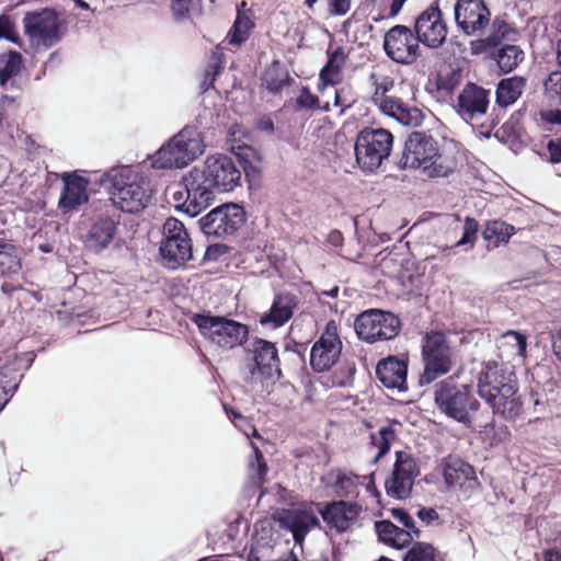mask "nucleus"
<instances>
[{"label":"nucleus","mask_w":561,"mask_h":561,"mask_svg":"<svg viewBox=\"0 0 561 561\" xmlns=\"http://www.w3.org/2000/svg\"><path fill=\"white\" fill-rule=\"evenodd\" d=\"M272 76L273 71H267L264 76V83L270 91L277 92L283 88V85L286 82V79L284 77L273 79Z\"/></svg>","instance_id":"nucleus-55"},{"label":"nucleus","mask_w":561,"mask_h":561,"mask_svg":"<svg viewBox=\"0 0 561 561\" xmlns=\"http://www.w3.org/2000/svg\"><path fill=\"white\" fill-rule=\"evenodd\" d=\"M414 32L419 43L435 49L444 45L448 26L437 4H432L422 11L415 20Z\"/></svg>","instance_id":"nucleus-18"},{"label":"nucleus","mask_w":561,"mask_h":561,"mask_svg":"<svg viewBox=\"0 0 561 561\" xmlns=\"http://www.w3.org/2000/svg\"><path fill=\"white\" fill-rule=\"evenodd\" d=\"M162 233L160 254L167 267L175 270L192 259V242L183 222L173 217L168 218Z\"/></svg>","instance_id":"nucleus-10"},{"label":"nucleus","mask_w":561,"mask_h":561,"mask_svg":"<svg viewBox=\"0 0 561 561\" xmlns=\"http://www.w3.org/2000/svg\"><path fill=\"white\" fill-rule=\"evenodd\" d=\"M254 458L250 460L248 466V474L250 482L259 486L264 483L266 473L268 471L267 465L264 461L262 453L253 445Z\"/></svg>","instance_id":"nucleus-41"},{"label":"nucleus","mask_w":561,"mask_h":561,"mask_svg":"<svg viewBox=\"0 0 561 561\" xmlns=\"http://www.w3.org/2000/svg\"><path fill=\"white\" fill-rule=\"evenodd\" d=\"M518 32L516 28L511 26L505 20L495 18L492 22V30L490 35L482 38L479 44L483 48H492L502 43V41H516Z\"/></svg>","instance_id":"nucleus-36"},{"label":"nucleus","mask_w":561,"mask_h":561,"mask_svg":"<svg viewBox=\"0 0 561 561\" xmlns=\"http://www.w3.org/2000/svg\"><path fill=\"white\" fill-rule=\"evenodd\" d=\"M417 472L413 457L405 451H397L391 477L385 482L387 494L398 500L409 497Z\"/></svg>","instance_id":"nucleus-20"},{"label":"nucleus","mask_w":561,"mask_h":561,"mask_svg":"<svg viewBox=\"0 0 561 561\" xmlns=\"http://www.w3.org/2000/svg\"><path fill=\"white\" fill-rule=\"evenodd\" d=\"M434 401L443 414L466 425L470 423V414L480 405L467 386L458 387L451 378L435 385Z\"/></svg>","instance_id":"nucleus-5"},{"label":"nucleus","mask_w":561,"mask_h":561,"mask_svg":"<svg viewBox=\"0 0 561 561\" xmlns=\"http://www.w3.org/2000/svg\"><path fill=\"white\" fill-rule=\"evenodd\" d=\"M1 38L13 43L19 41V34L15 30V24L13 20L7 14L0 15V39Z\"/></svg>","instance_id":"nucleus-50"},{"label":"nucleus","mask_w":561,"mask_h":561,"mask_svg":"<svg viewBox=\"0 0 561 561\" xmlns=\"http://www.w3.org/2000/svg\"><path fill=\"white\" fill-rule=\"evenodd\" d=\"M502 343L512 348V353L525 358L527 351V336L518 331H507L502 335Z\"/></svg>","instance_id":"nucleus-42"},{"label":"nucleus","mask_w":561,"mask_h":561,"mask_svg":"<svg viewBox=\"0 0 561 561\" xmlns=\"http://www.w3.org/2000/svg\"><path fill=\"white\" fill-rule=\"evenodd\" d=\"M355 330L358 337L368 343L391 340L400 331V320L391 312L370 309L358 316Z\"/></svg>","instance_id":"nucleus-11"},{"label":"nucleus","mask_w":561,"mask_h":561,"mask_svg":"<svg viewBox=\"0 0 561 561\" xmlns=\"http://www.w3.org/2000/svg\"><path fill=\"white\" fill-rule=\"evenodd\" d=\"M444 478L449 486L474 489L478 484L473 467L459 458H449L444 467Z\"/></svg>","instance_id":"nucleus-27"},{"label":"nucleus","mask_w":561,"mask_h":561,"mask_svg":"<svg viewBox=\"0 0 561 561\" xmlns=\"http://www.w3.org/2000/svg\"><path fill=\"white\" fill-rule=\"evenodd\" d=\"M251 352L252 357L244 368L245 382L257 383L280 375L279 357L273 343L257 339L252 343Z\"/></svg>","instance_id":"nucleus-12"},{"label":"nucleus","mask_w":561,"mask_h":561,"mask_svg":"<svg viewBox=\"0 0 561 561\" xmlns=\"http://www.w3.org/2000/svg\"><path fill=\"white\" fill-rule=\"evenodd\" d=\"M256 127L260 130L272 133L274 130V123L270 117H262L257 119Z\"/></svg>","instance_id":"nucleus-61"},{"label":"nucleus","mask_w":561,"mask_h":561,"mask_svg":"<svg viewBox=\"0 0 561 561\" xmlns=\"http://www.w3.org/2000/svg\"><path fill=\"white\" fill-rule=\"evenodd\" d=\"M22 66V56L19 53L10 51L0 55V83L5 85L7 82L16 76Z\"/></svg>","instance_id":"nucleus-40"},{"label":"nucleus","mask_w":561,"mask_h":561,"mask_svg":"<svg viewBox=\"0 0 561 561\" xmlns=\"http://www.w3.org/2000/svg\"><path fill=\"white\" fill-rule=\"evenodd\" d=\"M424 373L422 381L430 383L447 374L454 365V354L446 335L439 331L426 333L422 341Z\"/></svg>","instance_id":"nucleus-9"},{"label":"nucleus","mask_w":561,"mask_h":561,"mask_svg":"<svg viewBox=\"0 0 561 561\" xmlns=\"http://www.w3.org/2000/svg\"><path fill=\"white\" fill-rule=\"evenodd\" d=\"M25 34L35 46L49 47L59 38V19L55 11L45 9L39 12H28L23 19Z\"/></svg>","instance_id":"nucleus-16"},{"label":"nucleus","mask_w":561,"mask_h":561,"mask_svg":"<svg viewBox=\"0 0 561 561\" xmlns=\"http://www.w3.org/2000/svg\"><path fill=\"white\" fill-rule=\"evenodd\" d=\"M417 516L422 522L426 524H431L432 522L437 520L439 517L438 513L434 508L427 507L420 508L417 512Z\"/></svg>","instance_id":"nucleus-58"},{"label":"nucleus","mask_w":561,"mask_h":561,"mask_svg":"<svg viewBox=\"0 0 561 561\" xmlns=\"http://www.w3.org/2000/svg\"><path fill=\"white\" fill-rule=\"evenodd\" d=\"M201 133L193 126L184 127L151 158L154 169L184 168L204 152Z\"/></svg>","instance_id":"nucleus-4"},{"label":"nucleus","mask_w":561,"mask_h":561,"mask_svg":"<svg viewBox=\"0 0 561 561\" xmlns=\"http://www.w3.org/2000/svg\"><path fill=\"white\" fill-rule=\"evenodd\" d=\"M341 352L342 341L337 334V327L330 321L325 331L311 347L310 365L312 369L318 373L328 371L336 364Z\"/></svg>","instance_id":"nucleus-19"},{"label":"nucleus","mask_w":561,"mask_h":561,"mask_svg":"<svg viewBox=\"0 0 561 561\" xmlns=\"http://www.w3.org/2000/svg\"><path fill=\"white\" fill-rule=\"evenodd\" d=\"M15 247L2 239H0V257L1 260H8V271L10 273H16L21 268V264L15 255Z\"/></svg>","instance_id":"nucleus-47"},{"label":"nucleus","mask_w":561,"mask_h":561,"mask_svg":"<svg viewBox=\"0 0 561 561\" xmlns=\"http://www.w3.org/2000/svg\"><path fill=\"white\" fill-rule=\"evenodd\" d=\"M478 227V222L474 219L467 217L463 224L462 236L456 245H469V248H472L477 239Z\"/></svg>","instance_id":"nucleus-48"},{"label":"nucleus","mask_w":561,"mask_h":561,"mask_svg":"<svg viewBox=\"0 0 561 561\" xmlns=\"http://www.w3.org/2000/svg\"><path fill=\"white\" fill-rule=\"evenodd\" d=\"M201 0H172L171 9L176 20H182L198 10Z\"/></svg>","instance_id":"nucleus-45"},{"label":"nucleus","mask_w":561,"mask_h":561,"mask_svg":"<svg viewBox=\"0 0 561 561\" xmlns=\"http://www.w3.org/2000/svg\"><path fill=\"white\" fill-rule=\"evenodd\" d=\"M254 26V13L248 8V3L242 1L237 8V18L228 34L229 44L242 45L249 38Z\"/></svg>","instance_id":"nucleus-30"},{"label":"nucleus","mask_w":561,"mask_h":561,"mask_svg":"<svg viewBox=\"0 0 561 561\" xmlns=\"http://www.w3.org/2000/svg\"><path fill=\"white\" fill-rule=\"evenodd\" d=\"M195 179L210 193V204L214 193L230 192L241 180V172L231 157L225 154L209 156L203 167H194Z\"/></svg>","instance_id":"nucleus-6"},{"label":"nucleus","mask_w":561,"mask_h":561,"mask_svg":"<svg viewBox=\"0 0 561 561\" xmlns=\"http://www.w3.org/2000/svg\"><path fill=\"white\" fill-rule=\"evenodd\" d=\"M515 233V228L502 220H493L488 222L483 231L484 239L493 247L508 242L510 238Z\"/></svg>","instance_id":"nucleus-39"},{"label":"nucleus","mask_w":561,"mask_h":561,"mask_svg":"<svg viewBox=\"0 0 561 561\" xmlns=\"http://www.w3.org/2000/svg\"><path fill=\"white\" fill-rule=\"evenodd\" d=\"M525 54L517 45H505L495 55V60L503 73L513 71L523 60Z\"/></svg>","instance_id":"nucleus-38"},{"label":"nucleus","mask_w":561,"mask_h":561,"mask_svg":"<svg viewBox=\"0 0 561 561\" xmlns=\"http://www.w3.org/2000/svg\"><path fill=\"white\" fill-rule=\"evenodd\" d=\"M354 102L355 96L350 85H343L333 91V104L334 106L340 107L342 112L345 108H350Z\"/></svg>","instance_id":"nucleus-46"},{"label":"nucleus","mask_w":561,"mask_h":561,"mask_svg":"<svg viewBox=\"0 0 561 561\" xmlns=\"http://www.w3.org/2000/svg\"><path fill=\"white\" fill-rule=\"evenodd\" d=\"M435 549L425 542L415 543L404 557V561H434Z\"/></svg>","instance_id":"nucleus-43"},{"label":"nucleus","mask_w":561,"mask_h":561,"mask_svg":"<svg viewBox=\"0 0 561 561\" xmlns=\"http://www.w3.org/2000/svg\"><path fill=\"white\" fill-rule=\"evenodd\" d=\"M527 84V79L522 76H513L499 81L495 90V102L500 107L513 105L522 96Z\"/></svg>","instance_id":"nucleus-31"},{"label":"nucleus","mask_w":561,"mask_h":561,"mask_svg":"<svg viewBox=\"0 0 561 561\" xmlns=\"http://www.w3.org/2000/svg\"><path fill=\"white\" fill-rule=\"evenodd\" d=\"M490 91L472 82H468L457 95L454 108L467 123L479 121L488 112Z\"/></svg>","instance_id":"nucleus-21"},{"label":"nucleus","mask_w":561,"mask_h":561,"mask_svg":"<svg viewBox=\"0 0 561 561\" xmlns=\"http://www.w3.org/2000/svg\"><path fill=\"white\" fill-rule=\"evenodd\" d=\"M477 387L479 396L494 413L506 419L519 413L522 403L517 397V379L508 367L495 360L481 363Z\"/></svg>","instance_id":"nucleus-1"},{"label":"nucleus","mask_w":561,"mask_h":561,"mask_svg":"<svg viewBox=\"0 0 561 561\" xmlns=\"http://www.w3.org/2000/svg\"><path fill=\"white\" fill-rule=\"evenodd\" d=\"M19 375L13 365H4L0 368V411L3 410L9 399L16 391Z\"/></svg>","instance_id":"nucleus-37"},{"label":"nucleus","mask_w":561,"mask_h":561,"mask_svg":"<svg viewBox=\"0 0 561 561\" xmlns=\"http://www.w3.org/2000/svg\"><path fill=\"white\" fill-rule=\"evenodd\" d=\"M330 8L334 14H345L351 8V0H330Z\"/></svg>","instance_id":"nucleus-57"},{"label":"nucleus","mask_w":561,"mask_h":561,"mask_svg":"<svg viewBox=\"0 0 561 561\" xmlns=\"http://www.w3.org/2000/svg\"><path fill=\"white\" fill-rule=\"evenodd\" d=\"M377 105L385 115L394 118L404 126H417L423 119L420 110L407 106L397 98L381 99Z\"/></svg>","instance_id":"nucleus-28"},{"label":"nucleus","mask_w":561,"mask_h":561,"mask_svg":"<svg viewBox=\"0 0 561 561\" xmlns=\"http://www.w3.org/2000/svg\"><path fill=\"white\" fill-rule=\"evenodd\" d=\"M227 413L233 421H239L236 422V426L239 427L248 437L250 435L259 437L256 428L249 424L240 413L236 411H231V414L229 411H227Z\"/></svg>","instance_id":"nucleus-53"},{"label":"nucleus","mask_w":561,"mask_h":561,"mask_svg":"<svg viewBox=\"0 0 561 561\" xmlns=\"http://www.w3.org/2000/svg\"><path fill=\"white\" fill-rule=\"evenodd\" d=\"M362 507L357 503L337 501L328 504L324 510L318 508V513L332 528L339 533L346 531L357 519Z\"/></svg>","instance_id":"nucleus-24"},{"label":"nucleus","mask_w":561,"mask_h":561,"mask_svg":"<svg viewBox=\"0 0 561 561\" xmlns=\"http://www.w3.org/2000/svg\"><path fill=\"white\" fill-rule=\"evenodd\" d=\"M393 517L401 523L407 529L414 533L416 537L420 535V530L415 527L413 518L409 515L408 512L400 508H394L392 511Z\"/></svg>","instance_id":"nucleus-52"},{"label":"nucleus","mask_w":561,"mask_h":561,"mask_svg":"<svg viewBox=\"0 0 561 561\" xmlns=\"http://www.w3.org/2000/svg\"><path fill=\"white\" fill-rule=\"evenodd\" d=\"M194 173L192 169L180 183L170 188L176 207L191 217L197 216L210 205L209 191L195 179Z\"/></svg>","instance_id":"nucleus-13"},{"label":"nucleus","mask_w":561,"mask_h":561,"mask_svg":"<svg viewBox=\"0 0 561 561\" xmlns=\"http://www.w3.org/2000/svg\"><path fill=\"white\" fill-rule=\"evenodd\" d=\"M457 84V82H451V81H448V82H444L442 81L440 83V87L449 92H451L455 88V85Z\"/></svg>","instance_id":"nucleus-64"},{"label":"nucleus","mask_w":561,"mask_h":561,"mask_svg":"<svg viewBox=\"0 0 561 561\" xmlns=\"http://www.w3.org/2000/svg\"><path fill=\"white\" fill-rule=\"evenodd\" d=\"M115 231L116 224L113 219H100L90 229L88 247L94 251L105 249L112 242Z\"/></svg>","instance_id":"nucleus-33"},{"label":"nucleus","mask_w":561,"mask_h":561,"mask_svg":"<svg viewBox=\"0 0 561 561\" xmlns=\"http://www.w3.org/2000/svg\"><path fill=\"white\" fill-rule=\"evenodd\" d=\"M296 102L300 108L313 110L319 107L318 96L312 94L308 88L301 89Z\"/></svg>","instance_id":"nucleus-51"},{"label":"nucleus","mask_w":561,"mask_h":561,"mask_svg":"<svg viewBox=\"0 0 561 561\" xmlns=\"http://www.w3.org/2000/svg\"><path fill=\"white\" fill-rule=\"evenodd\" d=\"M333 488L334 493L340 497H358L363 492L376 497L379 493L376 490L374 474L358 476L351 471H332L324 478Z\"/></svg>","instance_id":"nucleus-22"},{"label":"nucleus","mask_w":561,"mask_h":561,"mask_svg":"<svg viewBox=\"0 0 561 561\" xmlns=\"http://www.w3.org/2000/svg\"><path fill=\"white\" fill-rule=\"evenodd\" d=\"M548 151L550 154L551 162H561V139L550 140L548 144Z\"/></svg>","instance_id":"nucleus-56"},{"label":"nucleus","mask_w":561,"mask_h":561,"mask_svg":"<svg viewBox=\"0 0 561 561\" xmlns=\"http://www.w3.org/2000/svg\"><path fill=\"white\" fill-rule=\"evenodd\" d=\"M375 91L373 94V101L375 104H379L381 99H387V92L391 91L394 87V81L388 76L376 78L374 81Z\"/></svg>","instance_id":"nucleus-49"},{"label":"nucleus","mask_w":561,"mask_h":561,"mask_svg":"<svg viewBox=\"0 0 561 561\" xmlns=\"http://www.w3.org/2000/svg\"><path fill=\"white\" fill-rule=\"evenodd\" d=\"M393 137L383 128L363 129L355 142V156L358 165L364 171L378 169L391 152Z\"/></svg>","instance_id":"nucleus-7"},{"label":"nucleus","mask_w":561,"mask_h":561,"mask_svg":"<svg viewBox=\"0 0 561 561\" xmlns=\"http://www.w3.org/2000/svg\"><path fill=\"white\" fill-rule=\"evenodd\" d=\"M105 182L114 206L126 213H138L147 207L152 196L150 182L130 167L115 168L105 174Z\"/></svg>","instance_id":"nucleus-3"},{"label":"nucleus","mask_w":561,"mask_h":561,"mask_svg":"<svg viewBox=\"0 0 561 561\" xmlns=\"http://www.w3.org/2000/svg\"><path fill=\"white\" fill-rule=\"evenodd\" d=\"M546 561H561V534L556 539L553 549L546 552Z\"/></svg>","instance_id":"nucleus-59"},{"label":"nucleus","mask_w":561,"mask_h":561,"mask_svg":"<svg viewBox=\"0 0 561 561\" xmlns=\"http://www.w3.org/2000/svg\"><path fill=\"white\" fill-rule=\"evenodd\" d=\"M408 365L403 359L388 357L376 367V375L380 382L389 389L407 390Z\"/></svg>","instance_id":"nucleus-25"},{"label":"nucleus","mask_w":561,"mask_h":561,"mask_svg":"<svg viewBox=\"0 0 561 561\" xmlns=\"http://www.w3.org/2000/svg\"><path fill=\"white\" fill-rule=\"evenodd\" d=\"M401 424L399 422H391L390 424L380 427L378 432L371 434V449H376V454L373 458L374 462L379 461V459L390 450L392 443L397 439V432Z\"/></svg>","instance_id":"nucleus-35"},{"label":"nucleus","mask_w":561,"mask_h":561,"mask_svg":"<svg viewBox=\"0 0 561 561\" xmlns=\"http://www.w3.org/2000/svg\"><path fill=\"white\" fill-rule=\"evenodd\" d=\"M376 530L383 542L396 548L408 546L415 536L413 531L402 529L389 520L376 523Z\"/></svg>","instance_id":"nucleus-34"},{"label":"nucleus","mask_w":561,"mask_h":561,"mask_svg":"<svg viewBox=\"0 0 561 561\" xmlns=\"http://www.w3.org/2000/svg\"><path fill=\"white\" fill-rule=\"evenodd\" d=\"M552 350L559 360H561V328L552 335Z\"/></svg>","instance_id":"nucleus-60"},{"label":"nucleus","mask_w":561,"mask_h":561,"mask_svg":"<svg viewBox=\"0 0 561 561\" xmlns=\"http://www.w3.org/2000/svg\"><path fill=\"white\" fill-rule=\"evenodd\" d=\"M194 322L205 339L225 350L242 345L249 335L245 324L224 317L196 314Z\"/></svg>","instance_id":"nucleus-8"},{"label":"nucleus","mask_w":561,"mask_h":561,"mask_svg":"<svg viewBox=\"0 0 561 561\" xmlns=\"http://www.w3.org/2000/svg\"><path fill=\"white\" fill-rule=\"evenodd\" d=\"M245 221L243 208L237 204L221 205L201 218L202 231L208 237H225L234 233Z\"/></svg>","instance_id":"nucleus-15"},{"label":"nucleus","mask_w":561,"mask_h":561,"mask_svg":"<svg viewBox=\"0 0 561 561\" xmlns=\"http://www.w3.org/2000/svg\"><path fill=\"white\" fill-rule=\"evenodd\" d=\"M62 190L58 199V209L61 214H71L89 201V181L75 173L65 172L60 175Z\"/></svg>","instance_id":"nucleus-23"},{"label":"nucleus","mask_w":561,"mask_h":561,"mask_svg":"<svg viewBox=\"0 0 561 561\" xmlns=\"http://www.w3.org/2000/svg\"><path fill=\"white\" fill-rule=\"evenodd\" d=\"M283 525L290 529L296 542H301L305 535L319 524L317 513L312 510H287L280 518Z\"/></svg>","instance_id":"nucleus-26"},{"label":"nucleus","mask_w":561,"mask_h":561,"mask_svg":"<svg viewBox=\"0 0 561 561\" xmlns=\"http://www.w3.org/2000/svg\"><path fill=\"white\" fill-rule=\"evenodd\" d=\"M454 19L465 35L481 36L491 23V11L484 0H456Z\"/></svg>","instance_id":"nucleus-14"},{"label":"nucleus","mask_w":561,"mask_h":561,"mask_svg":"<svg viewBox=\"0 0 561 561\" xmlns=\"http://www.w3.org/2000/svg\"><path fill=\"white\" fill-rule=\"evenodd\" d=\"M545 94L554 103L561 104V71H552L543 82Z\"/></svg>","instance_id":"nucleus-44"},{"label":"nucleus","mask_w":561,"mask_h":561,"mask_svg":"<svg viewBox=\"0 0 561 561\" xmlns=\"http://www.w3.org/2000/svg\"><path fill=\"white\" fill-rule=\"evenodd\" d=\"M540 118L548 125L561 127V110L541 111Z\"/></svg>","instance_id":"nucleus-54"},{"label":"nucleus","mask_w":561,"mask_h":561,"mask_svg":"<svg viewBox=\"0 0 561 561\" xmlns=\"http://www.w3.org/2000/svg\"><path fill=\"white\" fill-rule=\"evenodd\" d=\"M401 164L404 169H420L427 178H447L457 168L451 154L439 150L438 141L421 131L412 133L405 141Z\"/></svg>","instance_id":"nucleus-2"},{"label":"nucleus","mask_w":561,"mask_h":561,"mask_svg":"<svg viewBox=\"0 0 561 561\" xmlns=\"http://www.w3.org/2000/svg\"><path fill=\"white\" fill-rule=\"evenodd\" d=\"M346 62V55L343 48L337 47L332 51H329L328 62L320 71V91L324 93L327 88L334 87L340 83L343 79V68Z\"/></svg>","instance_id":"nucleus-29"},{"label":"nucleus","mask_w":561,"mask_h":561,"mask_svg":"<svg viewBox=\"0 0 561 561\" xmlns=\"http://www.w3.org/2000/svg\"><path fill=\"white\" fill-rule=\"evenodd\" d=\"M296 307L297 300L295 296L280 295L274 300L270 312L262 317L261 323H272L275 328L280 327L293 317Z\"/></svg>","instance_id":"nucleus-32"},{"label":"nucleus","mask_w":561,"mask_h":561,"mask_svg":"<svg viewBox=\"0 0 561 561\" xmlns=\"http://www.w3.org/2000/svg\"><path fill=\"white\" fill-rule=\"evenodd\" d=\"M383 49L389 58L399 64H412L420 56V43L405 25H396L385 34Z\"/></svg>","instance_id":"nucleus-17"},{"label":"nucleus","mask_w":561,"mask_h":561,"mask_svg":"<svg viewBox=\"0 0 561 561\" xmlns=\"http://www.w3.org/2000/svg\"><path fill=\"white\" fill-rule=\"evenodd\" d=\"M213 68H214V71L211 73L210 72L206 73L204 84L211 85L215 80L216 75L220 70L219 65H215Z\"/></svg>","instance_id":"nucleus-63"},{"label":"nucleus","mask_w":561,"mask_h":561,"mask_svg":"<svg viewBox=\"0 0 561 561\" xmlns=\"http://www.w3.org/2000/svg\"><path fill=\"white\" fill-rule=\"evenodd\" d=\"M408 0H391L390 7H389V16L394 18L399 14V12L402 10L404 3Z\"/></svg>","instance_id":"nucleus-62"}]
</instances>
